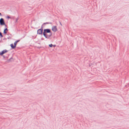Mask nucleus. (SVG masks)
Wrapping results in <instances>:
<instances>
[{"mask_svg": "<svg viewBox=\"0 0 129 129\" xmlns=\"http://www.w3.org/2000/svg\"><path fill=\"white\" fill-rule=\"evenodd\" d=\"M50 33V30L49 29H45L44 30L43 33V34L44 36L46 38H48L51 36L52 35V34H51L49 36H48L46 35V33Z\"/></svg>", "mask_w": 129, "mask_h": 129, "instance_id": "obj_1", "label": "nucleus"}, {"mask_svg": "<svg viewBox=\"0 0 129 129\" xmlns=\"http://www.w3.org/2000/svg\"><path fill=\"white\" fill-rule=\"evenodd\" d=\"M0 24L1 25H5V24L4 19L1 18L0 19Z\"/></svg>", "mask_w": 129, "mask_h": 129, "instance_id": "obj_2", "label": "nucleus"}, {"mask_svg": "<svg viewBox=\"0 0 129 129\" xmlns=\"http://www.w3.org/2000/svg\"><path fill=\"white\" fill-rule=\"evenodd\" d=\"M52 30L54 32H55L57 30L56 26H53L52 27Z\"/></svg>", "mask_w": 129, "mask_h": 129, "instance_id": "obj_3", "label": "nucleus"}, {"mask_svg": "<svg viewBox=\"0 0 129 129\" xmlns=\"http://www.w3.org/2000/svg\"><path fill=\"white\" fill-rule=\"evenodd\" d=\"M43 30L41 29H38L37 31V34H38L41 35L42 34Z\"/></svg>", "mask_w": 129, "mask_h": 129, "instance_id": "obj_4", "label": "nucleus"}, {"mask_svg": "<svg viewBox=\"0 0 129 129\" xmlns=\"http://www.w3.org/2000/svg\"><path fill=\"white\" fill-rule=\"evenodd\" d=\"M7 52L8 51L7 50H4L2 51L1 52H0V55H2L4 53Z\"/></svg>", "mask_w": 129, "mask_h": 129, "instance_id": "obj_5", "label": "nucleus"}, {"mask_svg": "<svg viewBox=\"0 0 129 129\" xmlns=\"http://www.w3.org/2000/svg\"><path fill=\"white\" fill-rule=\"evenodd\" d=\"M8 31V30L7 28H6L4 30L3 32L4 34H6Z\"/></svg>", "mask_w": 129, "mask_h": 129, "instance_id": "obj_6", "label": "nucleus"}, {"mask_svg": "<svg viewBox=\"0 0 129 129\" xmlns=\"http://www.w3.org/2000/svg\"><path fill=\"white\" fill-rule=\"evenodd\" d=\"M10 46L12 49H14L16 47V46H14L13 44H11L10 45Z\"/></svg>", "mask_w": 129, "mask_h": 129, "instance_id": "obj_7", "label": "nucleus"}, {"mask_svg": "<svg viewBox=\"0 0 129 129\" xmlns=\"http://www.w3.org/2000/svg\"><path fill=\"white\" fill-rule=\"evenodd\" d=\"M19 41V40H18L15 42L14 43V45L16 47V46L17 43Z\"/></svg>", "mask_w": 129, "mask_h": 129, "instance_id": "obj_8", "label": "nucleus"}, {"mask_svg": "<svg viewBox=\"0 0 129 129\" xmlns=\"http://www.w3.org/2000/svg\"><path fill=\"white\" fill-rule=\"evenodd\" d=\"M49 45L50 47H51L53 46V45H52V44H51Z\"/></svg>", "mask_w": 129, "mask_h": 129, "instance_id": "obj_9", "label": "nucleus"}, {"mask_svg": "<svg viewBox=\"0 0 129 129\" xmlns=\"http://www.w3.org/2000/svg\"><path fill=\"white\" fill-rule=\"evenodd\" d=\"M0 36H1V37H3V35H2V33H1L0 32Z\"/></svg>", "mask_w": 129, "mask_h": 129, "instance_id": "obj_10", "label": "nucleus"}, {"mask_svg": "<svg viewBox=\"0 0 129 129\" xmlns=\"http://www.w3.org/2000/svg\"><path fill=\"white\" fill-rule=\"evenodd\" d=\"M7 18L8 19H9V18H10V16H7Z\"/></svg>", "mask_w": 129, "mask_h": 129, "instance_id": "obj_11", "label": "nucleus"}, {"mask_svg": "<svg viewBox=\"0 0 129 129\" xmlns=\"http://www.w3.org/2000/svg\"><path fill=\"white\" fill-rule=\"evenodd\" d=\"M2 16V15L1 13H0V16Z\"/></svg>", "mask_w": 129, "mask_h": 129, "instance_id": "obj_12", "label": "nucleus"}, {"mask_svg": "<svg viewBox=\"0 0 129 129\" xmlns=\"http://www.w3.org/2000/svg\"><path fill=\"white\" fill-rule=\"evenodd\" d=\"M55 45H53V46L54 47H55Z\"/></svg>", "mask_w": 129, "mask_h": 129, "instance_id": "obj_13", "label": "nucleus"}, {"mask_svg": "<svg viewBox=\"0 0 129 129\" xmlns=\"http://www.w3.org/2000/svg\"><path fill=\"white\" fill-rule=\"evenodd\" d=\"M18 20V19H17L16 20V21H17Z\"/></svg>", "mask_w": 129, "mask_h": 129, "instance_id": "obj_14", "label": "nucleus"}]
</instances>
